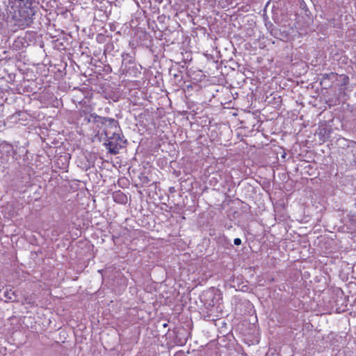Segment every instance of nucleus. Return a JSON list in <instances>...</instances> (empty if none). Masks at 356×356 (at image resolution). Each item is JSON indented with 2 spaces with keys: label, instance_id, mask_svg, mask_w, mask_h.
<instances>
[{
  "label": "nucleus",
  "instance_id": "obj_8",
  "mask_svg": "<svg viewBox=\"0 0 356 356\" xmlns=\"http://www.w3.org/2000/svg\"><path fill=\"white\" fill-rule=\"evenodd\" d=\"M337 76V74L334 72H330L329 74H321V80L320 81V84L321 86H325V87H330L333 82V79Z\"/></svg>",
  "mask_w": 356,
  "mask_h": 356
},
{
  "label": "nucleus",
  "instance_id": "obj_9",
  "mask_svg": "<svg viewBox=\"0 0 356 356\" xmlns=\"http://www.w3.org/2000/svg\"><path fill=\"white\" fill-rule=\"evenodd\" d=\"M3 296L7 299L6 302L11 301V302H15L17 295L15 293V291H13L12 289H6L3 292Z\"/></svg>",
  "mask_w": 356,
  "mask_h": 356
},
{
  "label": "nucleus",
  "instance_id": "obj_7",
  "mask_svg": "<svg viewBox=\"0 0 356 356\" xmlns=\"http://www.w3.org/2000/svg\"><path fill=\"white\" fill-rule=\"evenodd\" d=\"M331 134V128L327 125L319 127L317 134L321 141L325 142L328 140Z\"/></svg>",
  "mask_w": 356,
  "mask_h": 356
},
{
  "label": "nucleus",
  "instance_id": "obj_14",
  "mask_svg": "<svg viewBox=\"0 0 356 356\" xmlns=\"http://www.w3.org/2000/svg\"><path fill=\"white\" fill-rule=\"evenodd\" d=\"M241 243H242V241H241V238H236L234 240V243L235 245H241Z\"/></svg>",
  "mask_w": 356,
  "mask_h": 356
},
{
  "label": "nucleus",
  "instance_id": "obj_6",
  "mask_svg": "<svg viewBox=\"0 0 356 356\" xmlns=\"http://www.w3.org/2000/svg\"><path fill=\"white\" fill-rule=\"evenodd\" d=\"M13 145L6 141L0 143V159L1 162H8L10 156L16 154Z\"/></svg>",
  "mask_w": 356,
  "mask_h": 356
},
{
  "label": "nucleus",
  "instance_id": "obj_13",
  "mask_svg": "<svg viewBox=\"0 0 356 356\" xmlns=\"http://www.w3.org/2000/svg\"><path fill=\"white\" fill-rule=\"evenodd\" d=\"M219 240H220L225 244H226L227 245H229L232 246V245L230 243V241L225 236L223 235L221 238H219Z\"/></svg>",
  "mask_w": 356,
  "mask_h": 356
},
{
  "label": "nucleus",
  "instance_id": "obj_16",
  "mask_svg": "<svg viewBox=\"0 0 356 356\" xmlns=\"http://www.w3.org/2000/svg\"><path fill=\"white\" fill-rule=\"evenodd\" d=\"M301 2H300V8H305V6H306V4L304 2L303 0H300Z\"/></svg>",
  "mask_w": 356,
  "mask_h": 356
},
{
  "label": "nucleus",
  "instance_id": "obj_2",
  "mask_svg": "<svg viewBox=\"0 0 356 356\" xmlns=\"http://www.w3.org/2000/svg\"><path fill=\"white\" fill-rule=\"evenodd\" d=\"M88 122L97 124V127L102 129L106 136H109L113 132H121L118 120L107 117H101L95 113H92L86 118Z\"/></svg>",
  "mask_w": 356,
  "mask_h": 356
},
{
  "label": "nucleus",
  "instance_id": "obj_4",
  "mask_svg": "<svg viewBox=\"0 0 356 356\" xmlns=\"http://www.w3.org/2000/svg\"><path fill=\"white\" fill-rule=\"evenodd\" d=\"M120 72L127 76L137 77L140 72L135 62V58L131 54L123 53L122 54V65Z\"/></svg>",
  "mask_w": 356,
  "mask_h": 356
},
{
  "label": "nucleus",
  "instance_id": "obj_1",
  "mask_svg": "<svg viewBox=\"0 0 356 356\" xmlns=\"http://www.w3.org/2000/svg\"><path fill=\"white\" fill-rule=\"evenodd\" d=\"M11 10L13 18L18 22V26H29L38 6V0H12Z\"/></svg>",
  "mask_w": 356,
  "mask_h": 356
},
{
  "label": "nucleus",
  "instance_id": "obj_15",
  "mask_svg": "<svg viewBox=\"0 0 356 356\" xmlns=\"http://www.w3.org/2000/svg\"><path fill=\"white\" fill-rule=\"evenodd\" d=\"M169 192L171 193H173L175 192V188L172 186V187H170L169 188Z\"/></svg>",
  "mask_w": 356,
  "mask_h": 356
},
{
  "label": "nucleus",
  "instance_id": "obj_12",
  "mask_svg": "<svg viewBox=\"0 0 356 356\" xmlns=\"http://www.w3.org/2000/svg\"><path fill=\"white\" fill-rule=\"evenodd\" d=\"M139 179L141 181L142 184H148L149 182H150V179H149V177L145 175V174H141L140 176H139Z\"/></svg>",
  "mask_w": 356,
  "mask_h": 356
},
{
  "label": "nucleus",
  "instance_id": "obj_3",
  "mask_svg": "<svg viewBox=\"0 0 356 356\" xmlns=\"http://www.w3.org/2000/svg\"><path fill=\"white\" fill-rule=\"evenodd\" d=\"M106 142L104 143L108 152L115 155L120 152L121 149L125 147L127 144V140L121 132H113V134L109 136H106Z\"/></svg>",
  "mask_w": 356,
  "mask_h": 356
},
{
  "label": "nucleus",
  "instance_id": "obj_5",
  "mask_svg": "<svg viewBox=\"0 0 356 356\" xmlns=\"http://www.w3.org/2000/svg\"><path fill=\"white\" fill-rule=\"evenodd\" d=\"M340 145L346 146V152L348 159L356 165V142L342 138L338 140Z\"/></svg>",
  "mask_w": 356,
  "mask_h": 356
},
{
  "label": "nucleus",
  "instance_id": "obj_11",
  "mask_svg": "<svg viewBox=\"0 0 356 356\" xmlns=\"http://www.w3.org/2000/svg\"><path fill=\"white\" fill-rule=\"evenodd\" d=\"M335 79L340 82L341 86H346L349 83V77L345 74L337 75Z\"/></svg>",
  "mask_w": 356,
  "mask_h": 356
},
{
  "label": "nucleus",
  "instance_id": "obj_10",
  "mask_svg": "<svg viewBox=\"0 0 356 356\" xmlns=\"http://www.w3.org/2000/svg\"><path fill=\"white\" fill-rule=\"evenodd\" d=\"M113 198L115 202L120 204H124L127 201V195L124 193L120 192L114 194Z\"/></svg>",
  "mask_w": 356,
  "mask_h": 356
}]
</instances>
